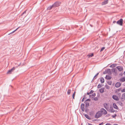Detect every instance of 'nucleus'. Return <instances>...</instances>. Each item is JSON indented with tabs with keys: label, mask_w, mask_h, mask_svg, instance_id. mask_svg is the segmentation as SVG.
Here are the masks:
<instances>
[{
	"label": "nucleus",
	"mask_w": 125,
	"mask_h": 125,
	"mask_svg": "<svg viewBox=\"0 0 125 125\" xmlns=\"http://www.w3.org/2000/svg\"><path fill=\"white\" fill-rule=\"evenodd\" d=\"M116 22V21H113V23H115Z\"/></svg>",
	"instance_id": "47"
},
{
	"label": "nucleus",
	"mask_w": 125,
	"mask_h": 125,
	"mask_svg": "<svg viewBox=\"0 0 125 125\" xmlns=\"http://www.w3.org/2000/svg\"><path fill=\"white\" fill-rule=\"evenodd\" d=\"M85 94L83 96V98H84V99H86V97L85 96Z\"/></svg>",
	"instance_id": "46"
},
{
	"label": "nucleus",
	"mask_w": 125,
	"mask_h": 125,
	"mask_svg": "<svg viewBox=\"0 0 125 125\" xmlns=\"http://www.w3.org/2000/svg\"><path fill=\"white\" fill-rule=\"evenodd\" d=\"M94 55V54L93 53H92L91 54L89 55V57H92Z\"/></svg>",
	"instance_id": "33"
},
{
	"label": "nucleus",
	"mask_w": 125,
	"mask_h": 125,
	"mask_svg": "<svg viewBox=\"0 0 125 125\" xmlns=\"http://www.w3.org/2000/svg\"><path fill=\"white\" fill-rule=\"evenodd\" d=\"M71 92V91L70 89H69L67 91V94L68 95H69L70 94Z\"/></svg>",
	"instance_id": "24"
},
{
	"label": "nucleus",
	"mask_w": 125,
	"mask_h": 125,
	"mask_svg": "<svg viewBox=\"0 0 125 125\" xmlns=\"http://www.w3.org/2000/svg\"><path fill=\"white\" fill-rule=\"evenodd\" d=\"M85 117L87 118V119L90 120L91 119V118L87 114H85Z\"/></svg>",
	"instance_id": "17"
},
{
	"label": "nucleus",
	"mask_w": 125,
	"mask_h": 125,
	"mask_svg": "<svg viewBox=\"0 0 125 125\" xmlns=\"http://www.w3.org/2000/svg\"><path fill=\"white\" fill-rule=\"evenodd\" d=\"M87 110V109H86V110H85V111L86 112Z\"/></svg>",
	"instance_id": "55"
},
{
	"label": "nucleus",
	"mask_w": 125,
	"mask_h": 125,
	"mask_svg": "<svg viewBox=\"0 0 125 125\" xmlns=\"http://www.w3.org/2000/svg\"><path fill=\"white\" fill-rule=\"evenodd\" d=\"M26 10H25L21 14V15L22 16L24 14H25L26 13Z\"/></svg>",
	"instance_id": "37"
},
{
	"label": "nucleus",
	"mask_w": 125,
	"mask_h": 125,
	"mask_svg": "<svg viewBox=\"0 0 125 125\" xmlns=\"http://www.w3.org/2000/svg\"><path fill=\"white\" fill-rule=\"evenodd\" d=\"M84 98H83L82 99V102H83V101H84Z\"/></svg>",
	"instance_id": "48"
},
{
	"label": "nucleus",
	"mask_w": 125,
	"mask_h": 125,
	"mask_svg": "<svg viewBox=\"0 0 125 125\" xmlns=\"http://www.w3.org/2000/svg\"><path fill=\"white\" fill-rule=\"evenodd\" d=\"M84 106V105L83 104V103L81 104V109L82 111L83 112L85 110Z\"/></svg>",
	"instance_id": "7"
},
{
	"label": "nucleus",
	"mask_w": 125,
	"mask_h": 125,
	"mask_svg": "<svg viewBox=\"0 0 125 125\" xmlns=\"http://www.w3.org/2000/svg\"><path fill=\"white\" fill-rule=\"evenodd\" d=\"M84 103L85 104V107L86 108V107H87L89 106V103L87 102H86V101H85Z\"/></svg>",
	"instance_id": "15"
},
{
	"label": "nucleus",
	"mask_w": 125,
	"mask_h": 125,
	"mask_svg": "<svg viewBox=\"0 0 125 125\" xmlns=\"http://www.w3.org/2000/svg\"><path fill=\"white\" fill-rule=\"evenodd\" d=\"M99 74V73H98L95 75L97 76Z\"/></svg>",
	"instance_id": "49"
},
{
	"label": "nucleus",
	"mask_w": 125,
	"mask_h": 125,
	"mask_svg": "<svg viewBox=\"0 0 125 125\" xmlns=\"http://www.w3.org/2000/svg\"><path fill=\"white\" fill-rule=\"evenodd\" d=\"M113 125H118L117 124H114Z\"/></svg>",
	"instance_id": "50"
},
{
	"label": "nucleus",
	"mask_w": 125,
	"mask_h": 125,
	"mask_svg": "<svg viewBox=\"0 0 125 125\" xmlns=\"http://www.w3.org/2000/svg\"><path fill=\"white\" fill-rule=\"evenodd\" d=\"M101 85L100 84H99L97 86V88H101Z\"/></svg>",
	"instance_id": "30"
},
{
	"label": "nucleus",
	"mask_w": 125,
	"mask_h": 125,
	"mask_svg": "<svg viewBox=\"0 0 125 125\" xmlns=\"http://www.w3.org/2000/svg\"><path fill=\"white\" fill-rule=\"evenodd\" d=\"M124 74L125 75V71L124 72Z\"/></svg>",
	"instance_id": "54"
},
{
	"label": "nucleus",
	"mask_w": 125,
	"mask_h": 125,
	"mask_svg": "<svg viewBox=\"0 0 125 125\" xmlns=\"http://www.w3.org/2000/svg\"><path fill=\"white\" fill-rule=\"evenodd\" d=\"M121 91L122 92H125V89H123Z\"/></svg>",
	"instance_id": "39"
},
{
	"label": "nucleus",
	"mask_w": 125,
	"mask_h": 125,
	"mask_svg": "<svg viewBox=\"0 0 125 125\" xmlns=\"http://www.w3.org/2000/svg\"><path fill=\"white\" fill-rule=\"evenodd\" d=\"M105 78L107 80H110L111 79V77L109 75H106Z\"/></svg>",
	"instance_id": "16"
},
{
	"label": "nucleus",
	"mask_w": 125,
	"mask_h": 125,
	"mask_svg": "<svg viewBox=\"0 0 125 125\" xmlns=\"http://www.w3.org/2000/svg\"><path fill=\"white\" fill-rule=\"evenodd\" d=\"M94 91L92 90H91L90 91V92L91 93V94L93 93L94 92Z\"/></svg>",
	"instance_id": "44"
},
{
	"label": "nucleus",
	"mask_w": 125,
	"mask_h": 125,
	"mask_svg": "<svg viewBox=\"0 0 125 125\" xmlns=\"http://www.w3.org/2000/svg\"><path fill=\"white\" fill-rule=\"evenodd\" d=\"M121 85V83L119 82L117 83L115 85V86L116 88L119 87Z\"/></svg>",
	"instance_id": "8"
},
{
	"label": "nucleus",
	"mask_w": 125,
	"mask_h": 125,
	"mask_svg": "<svg viewBox=\"0 0 125 125\" xmlns=\"http://www.w3.org/2000/svg\"><path fill=\"white\" fill-rule=\"evenodd\" d=\"M108 0H106L102 2V5H104L108 3Z\"/></svg>",
	"instance_id": "18"
},
{
	"label": "nucleus",
	"mask_w": 125,
	"mask_h": 125,
	"mask_svg": "<svg viewBox=\"0 0 125 125\" xmlns=\"http://www.w3.org/2000/svg\"><path fill=\"white\" fill-rule=\"evenodd\" d=\"M53 7L52 6H52H50L47 8V10H51L52 9Z\"/></svg>",
	"instance_id": "22"
},
{
	"label": "nucleus",
	"mask_w": 125,
	"mask_h": 125,
	"mask_svg": "<svg viewBox=\"0 0 125 125\" xmlns=\"http://www.w3.org/2000/svg\"><path fill=\"white\" fill-rule=\"evenodd\" d=\"M106 71L107 73H111V72L110 69H107Z\"/></svg>",
	"instance_id": "21"
},
{
	"label": "nucleus",
	"mask_w": 125,
	"mask_h": 125,
	"mask_svg": "<svg viewBox=\"0 0 125 125\" xmlns=\"http://www.w3.org/2000/svg\"><path fill=\"white\" fill-rule=\"evenodd\" d=\"M104 107L107 110L108 108L109 107L108 104L106 103H104L103 104Z\"/></svg>",
	"instance_id": "9"
},
{
	"label": "nucleus",
	"mask_w": 125,
	"mask_h": 125,
	"mask_svg": "<svg viewBox=\"0 0 125 125\" xmlns=\"http://www.w3.org/2000/svg\"><path fill=\"white\" fill-rule=\"evenodd\" d=\"M113 106L116 109H118V107L115 103H114L113 104Z\"/></svg>",
	"instance_id": "11"
},
{
	"label": "nucleus",
	"mask_w": 125,
	"mask_h": 125,
	"mask_svg": "<svg viewBox=\"0 0 125 125\" xmlns=\"http://www.w3.org/2000/svg\"><path fill=\"white\" fill-rule=\"evenodd\" d=\"M104 49V47H103L101 49V50H100V52H101V51H102Z\"/></svg>",
	"instance_id": "36"
},
{
	"label": "nucleus",
	"mask_w": 125,
	"mask_h": 125,
	"mask_svg": "<svg viewBox=\"0 0 125 125\" xmlns=\"http://www.w3.org/2000/svg\"><path fill=\"white\" fill-rule=\"evenodd\" d=\"M119 104L121 106H122L123 105V104L121 102H119Z\"/></svg>",
	"instance_id": "34"
},
{
	"label": "nucleus",
	"mask_w": 125,
	"mask_h": 125,
	"mask_svg": "<svg viewBox=\"0 0 125 125\" xmlns=\"http://www.w3.org/2000/svg\"><path fill=\"white\" fill-rule=\"evenodd\" d=\"M112 82L111 81L108 82V83L109 85H111L112 84Z\"/></svg>",
	"instance_id": "32"
},
{
	"label": "nucleus",
	"mask_w": 125,
	"mask_h": 125,
	"mask_svg": "<svg viewBox=\"0 0 125 125\" xmlns=\"http://www.w3.org/2000/svg\"><path fill=\"white\" fill-rule=\"evenodd\" d=\"M103 114L101 110L97 112L95 115V117L96 118H98L102 116Z\"/></svg>",
	"instance_id": "1"
},
{
	"label": "nucleus",
	"mask_w": 125,
	"mask_h": 125,
	"mask_svg": "<svg viewBox=\"0 0 125 125\" xmlns=\"http://www.w3.org/2000/svg\"><path fill=\"white\" fill-rule=\"evenodd\" d=\"M20 27H18V28L16 29L14 31H13L12 32H11V33H10L9 34V35H10V34H12V33H14V32H15Z\"/></svg>",
	"instance_id": "25"
},
{
	"label": "nucleus",
	"mask_w": 125,
	"mask_h": 125,
	"mask_svg": "<svg viewBox=\"0 0 125 125\" xmlns=\"http://www.w3.org/2000/svg\"><path fill=\"white\" fill-rule=\"evenodd\" d=\"M94 101H97L98 100V98L97 97H95L94 98Z\"/></svg>",
	"instance_id": "31"
},
{
	"label": "nucleus",
	"mask_w": 125,
	"mask_h": 125,
	"mask_svg": "<svg viewBox=\"0 0 125 125\" xmlns=\"http://www.w3.org/2000/svg\"><path fill=\"white\" fill-rule=\"evenodd\" d=\"M101 110L102 113L103 112V114L104 115H105L107 114L106 111L104 109L102 108L101 109Z\"/></svg>",
	"instance_id": "4"
},
{
	"label": "nucleus",
	"mask_w": 125,
	"mask_h": 125,
	"mask_svg": "<svg viewBox=\"0 0 125 125\" xmlns=\"http://www.w3.org/2000/svg\"><path fill=\"white\" fill-rule=\"evenodd\" d=\"M113 72H114L115 74H117V72L116 68H114L112 69Z\"/></svg>",
	"instance_id": "12"
},
{
	"label": "nucleus",
	"mask_w": 125,
	"mask_h": 125,
	"mask_svg": "<svg viewBox=\"0 0 125 125\" xmlns=\"http://www.w3.org/2000/svg\"><path fill=\"white\" fill-rule=\"evenodd\" d=\"M75 92H74V93L73 94V96H72L73 98V99H74V97H75Z\"/></svg>",
	"instance_id": "29"
},
{
	"label": "nucleus",
	"mask_w": 125,
	"mask_h": 125,
	"mask_svg": "<svg viewBox=\"0 0 125 125\" xmlns=\"http://www.w3.org/2000/svg\"><path fill=\"white\" fill-rule=\"evenodd\" d=\"M96 95V94L95 93H94L93 94L90 95L89 96V97L93 98Z\"/></svg>",
	"instance_id": "10"
},
{
	"label": "nucleus",
	"mask_w": 125,
	"mask_h": 125,
	"mask_svg": "<svg viewBox=\"0 0 125 125\" xmlns=\"http://www.w3.org/2000/svg\"><path fill=\"white\" fill-rule=\"evenodd\" d=\"M100 81L102 83H103L104 82V79L103 77H102L101 78Z\"/></svg>",
	"instance_id": "20"
},
{
	"label": "nucleus",
	"mask_w": 125,
	"mask_h": 125,
	"mask_svg": "<svg viewBox=\"0 0 125 125\" xmlns=\"http://www.w3.org/2000/svg\"><path fill=\"white\" fill-rule=\"evenodd\" d=\"M105 125H112L110 123H107Z\"/></svg>",
	"instance_id": "45"
},
{
	"label": "nucleus",
	"mask_w": 125,
	"mask_h": 125,
	"mask_svg": "<svg viewBox=\"0 0 125 125\" xmlns=\"http://www.w3.org/2000/svg\"><path fill=\"white\" fill-rule=\"evenodd\" d=\"M104 88L102 87L99 90V92L101 93H103L104 92Z\"/></svg>",
	"instance_id": "14"
},
{
	"label": "nucleus",
	"mask_w": 125,
	"mask_h": 125,
	"mask_svg": "<svg viewBox=\"0 0 125 125\" xmlns=\"http://www.w3.org/2000/svg\"><path fill=\"white\" fill-rule=\"evenodd\" d=\"M97 78V77H96V76L95 75L94 77V78H93V80H92V81L94 79H96Z\"/></svg>",
	"instance_id": "38"
},
{
	"label": "nucleus",
	"mask_w": 125,
	"mask_h": 125,
	"mask_svg": "<svg viewBox=\"0 0 125 125\" xmlns=\"http://www.w3.org/2000/svg\"><path fill=\"white\" fill-rule=\"evenodd\" d=\"M87 94L88 95L90 94L88 92L87 93Z\"/></svg>",
	"instance_id": "51"
},
{
	"label": "nucleus",
	"mask_w": 125,
	"mask_h": 125,
	"mask_svg": "<svg viewBox=\"0 0 125 125\" xmlns=\"http://www.w3.org/2000/svg\"><path fill=\"white\" fill-rule=\"evenodd\" d=\"M12 70H11V69H10V70H9V71H8V72H7V73L10 74V73H11V72H12Z\"/></svg>",
	"instance_id": "27"
},
{
	"label": "nucleus",
	"mask_w": 125,
	"mask_h": 125,
	"mask_svg": "<svg viewBox=\"0 0 125 125\" xmlns=\"http://www.w3.org/2000/svg\"><path fill=\"white\" fill-rule=\"evenodd\" d=\"M103 74H105L107 73H106V71L105 70L104 72L103 73Z\"/></svg>",
	"instance_id": "43"
},
{
	"label": "nucleus",
	"mask_w": 125,
	"mask_h": 125,
	"mask_svg": "<svg viewBox=\"0 0 125 125\" xmlns=\"http://www.w3.org/2000/svg\"><path fill=\"white\" fill-rule=\"evenodd\" d=\"M103 123H100V124H99V125H101L102 124H103Z\"/></svg>",
	"instance_id": "52"
},
{
	"label": "nucleus",
	"mask_w": 125,
	"mask_h": 125,
	"mask_svg": "<svg viewBox=\"0 0 125 125\" xmlns=\"http://www.w3.org/2000/svg\"><path fill=\"white\" fill-rule=\"evenodd\" d=\"M116 68L120 72L121 71L123 70V68L122 66H119L116 67Z\"/></svg>",
	"instance_id": "5"
},
{
	"label": "nucleus",
	"mask_w": 125,
	"mask_h": 125,
	"mask_svg": "<svg viewBox=\"0 0 125 125\" xmlns=\"http://www.w3.org/2000/svg\"><path fill=\"white\" fill-rule=\"evenodd\" d=\"M120 80L121 81L124 82L125 81V77L121 78L120 79Z\"/></svg>",
	"instance_id": "19"
},
{
	"label": "nucleus",
	"mask_w": 125,
	"mask_h": 125,
	"mask_svg": "<svg viewBox=\"0 0 125 125\" xmlns=\"http://www.w3.org/2000/svg\"><path fill=\"white\" fill-rule=\"evenodd\" d=\"M52 5L53 7H56L59 6L60 5L58 2H56L54 3Z\"/></svg>",
	"instance_id": "3"
},
{
	"label": "nucleus",
	"mask_w": 125,
	"mask_h": 125,
	"mask_svg": "<svg viewBox=\"0 0 125 125\" xmlns=\"http://www.w3.org/2000/svg\"><path fill=\"white\" fill-rule=\"evenodd\" d=\"M121 75H122V74H121Z\"/></svg>",
	"instance_id": "56"
},
{
	"label": "nucleus",
	"mask_w": 125,
	"mask_h": 125,
	"mask_svg": "<svg viewBox=\"0 0 125 125\" xmlns=\"http://www.w3.org/2000/svg\"><path fill=\"white\" fill-rule=\"evenodd\" d=\"M116 65V64H113L111 65L110 66V67L113 68L115 67Z\"/></svg>",
	"instance_id": "23"
},
{
	"label": "nucleus",
	"mask_w": 125,
	"mask_h": 125,
	"mask_svg": "<svg viewBox=\"0 0 125 125\" xmlns=\"http://www.w3.org/2000/svg\"><path fill=\"white\" fill-rule=\"evenodd\" d=\"M116 114H115V115H112V117H113V118H115V117L116 116Z\"/></svg>",
	"instance_id": "42"
},
{
	"label": "nucleus",
	"mask_w": 125,
	"mask_h": 125,
	"mask_svg": "<svg viewBox=\"0 0 125 125\" xmlns=\"http://www.w3.org/2000/svg\"><path fill=\"white\" fill-rule=\"evenodd\" d=\"M122 97H123V98H122V99H123V98L124 99L125 98V93H124L122 94Z\"/></svg>",
	"instance_id": "28"
},
{
	"label": "nucleus",
	"mask_w": 125,
	"mask_h": 125,
	"mask_svg": "<svg viewBox=\"0 0 125 125\" xmlns=\"http://www.w3.org/2000/svg\"><path fill=\"white\" fill-rule=\"evenodd\" d=\"M123 21V19L121 18L116 22V23L117 24L120 26H122Z\"/></svg>",
	"instance_id": "2"
},
{
	"label": "nucleus",
	"mask_w": 125,
	"mask_h": 125,
	"mask_svg": "<svg viewBox=\"0 0 125 125\" xmlns=\"http://www.w3.org/2000/svg\"><path fill=\"white\" fill-rule=\"evenodd\" d=\"M105 88H106L108 90L109 89H110L109 86L107 85H105Z\"/></svg>",
	"instance_id": "26"
},
{
	"label": "nucleus",
	"mask_w": 125,
	"mask_h": 125,
	"mask_svg": "<svg viewBox=\"0 0 125 125\" xmlns=\"http://www.w3.org/2000/svg\"><path fill=\"white\" fill-rule=\"evenodd\" d=\"M115 112V110L113 109V108H110L109 110V112L110 113H114Z\"/></svg>",
	"instance_id": "13"
},
{
	"label": "nucleus",
	"mask_w": 125,
	"mask_h": 125,
	"mask_svg": "<svg viewBox=\"0 0 125 125\" xmlns=\"http://www.w3.org/2000/svg\"><path fill=\"white\" fill-rule=\"evenodd\" d=\"M121 88H119L117 90L116 92H119L121 90Z\"/></svg>",
	"instance_id": "40"
},
{
	"label": "nucleus",
	"mask_w": 125,
	"mask_h": 125,
	"mask_svg": "<svg viewBox=\"0 0 125 125\" xmlns=\"http://www.w3.org/2000/svg\"><path fill=\"white\" fill-rule=\"evenodd\" d=\"M81 125H82V124Z\"/></svg>",
	"instance_id": "57"
},
{
	"label": "nucleus",
	"mask_w": 125,
	"mask_h": 125,
	"mask_svg": "<svg viewBox=\"0 0 125 125\" xmlns=\"http://www.w3.org/2000/svg\"><path fill=\"white\" fill-rule=\"evenodd\" d=\"M91 99H87L85 101H86V102H87L88 101H91Z\"/></svg>",
	"instance_id": "41"
},
{
	"label": "nucleus",
	"mask_w": 125,
	"mask_h": 125,
	"mask_svg": "<svg viewBox=\"0 0 125 125\" xmlns=\"http://www.w3.org/2000/svg\"><path fill=\"white\" fill-rule=\"evenodd\" d=\"M15 68H16L15 67H13V68H12L11 69V70H12V71H13L15 70Z\"/></svg>",
	"instance_id": "35"
},
{
	"label": "nucleus",
	"mask_w": 125,
	"mask_h": 125,
	"mask_svg": "<svg viewBox=\"0 0 125 125\" xmlns=\"http://www.w3.org/2000/svg\"><path fill=\"white\" fill-rule=\"evenodd\" d=\"M112 98L113 99L116 101H118L119 100L118 97L115 95H113L112 96Z\"/></svg>",
	"instance_id": "6"
},
{
	"label": "nucleus",
	"mask_w": 125,
	"mask_h": 125,
	"mask_svg": "<svg viewBox=\"0 0 125 125\" xmlns=\"http://www.w3.org/2000/svg\"><path fill=\"white\" fill-rule=\"evenodd\" d=\"M89 94H91V93L90 92H89Z\"/></svg>",
	"instance_id": "53"
}]
</instances>
